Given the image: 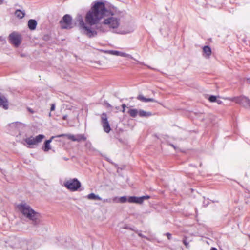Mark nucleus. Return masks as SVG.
Here are the masks:
<instances>
[{"label":"nucleus","mask_w":250,"mask_h":250,"mask_svg":"<svg viewBox=\"0 0 250 250\" xmlns=\"http://www.w3.org/2000/svg\"><path fill=\"white\" fill-rule=\"evenodd\" d=\"M106 9L103 2L98 1L96 2L86 14L85 22L82 15L78 14L76 17V21L78 24L81 31L89 37L95 36L97 34L96 30L105 32L104 29H102L99 23L101 20L105 16Z\"/></svg>","instance_id":"1"},{"label":"nucleus","mask_w":250,"mask_h":250,"mask_svg":"<svg viewBox=\"0 0 250 250\" xmlns=\"http://www.w3.org/2000/svg\"><path fill=\"white\" fill-rule=\"evenodd\" d=\"M17 208L23 216L31 220L34 225L40 223V214L33 210L28 204L21 203L17 205Z\"/></svg>","instance_id":"2"},{"label":"nucleus","mask_w":250,"mask_h":250,"mask_svg":"<svg viewBox=\"0 0 250 250\" xmlns=\"http://www.w3.org/2000/svg\"><path fill=\"white\" fill-rule=\"evenodd\" d=\"M103 19L104 20L100 24V27L105 31L106 30L103 27V26L109 29H116L120 24L119 17L115 14L110 12L107 9L106 14Z\"/></svg>","instance_id":"3"},{"label":"nucleus","mask_w":250,"mask_h":250,"mask_svg":"<svg viewBox=\"0 0 250 250\" xmlns=\"http://www.w3.org/2000/svg\"><path fill=\"white\" fill-rule=\"evenodd\" d=\"M45 138L44 135L40 134L35 137L31 136L25 138L24 141L27 144V146L31 147L32 146H37L42 142V140Z\"/></svg>","instance_id":"4"},{"label":"nucleus","mask_w":250,"mask_h":250,"mask_svg":"<svg viewBox=\"0 0 250 250\" xmlns=\"http://www.w3.org/2000/svg\"><path fill=\"white\" fill-rule=\"evenodd\" d=\"M63 186L71 191H76L81 187V184L77 179L74 178L65 181Z\"/></svg>","instance_id":"5"},{"label":"nucleus","mask_w":250,"mask_h":250,"mask_svg":"<svg viewBox=\"0 0 250 250\" xmlns=\"http://www.w3.org/2000/svg\"><path fill=\"white\" fill-rule=\"evenodd\" d=\"M9 40L11 44L17 47L21 43V36L19 33L14 32L9 35Z\"/></svg>","instance_id":"6"},{"label":"nucleus","mask_w":250,"mask_h":250,"mask_svg":"<svg viewBox=\"0 0 250 250\" xmlns=\"http://www.w3.org/2000/svg\"><path fill=\"white\" fill-rule=\"evenodd\" d=\"M101 124L104 131L106 133H109L111 131V127L108 121L107 116L106 113H103L101 115Z\"/></svg>","instance_id":"7"},{"label":"nucleus","mask_w":250,"mask_h":250,"mask_svg":"<svg viewBox=\"0 0 250 250\" xmlns=\"http://www.w3.org/2000/svg\"><path fill=\"white\" fill-rule=\"evenodd\" d=\"M62 29H70L72 28V18L68 14L65 15L60 21Z\"/></svg>","instance_id":"8"},{"label":"nucleus","mask_w":250,"mask_h":250,"mask_svg":"<svg viewBox=\"0 0 250 250\" xmlns=\"http://www.w3.org/2000/svg\"><path fill=\"white\" fill-rule=\"evenodd\" d=\"M63 136L67 137L68 139L71 140L73 141L80 142L81 140H86L85 136L82 134H77L76 135H74L70 134H62L56 136L57 137H61Z\"/></svg>","instance_id":"9"},{"label":"nucleus","mask_w":250,"mask_h":250,"mask_svg":"<svg viewBox=\"0 0 250 250\" xmlns=\"http://www.w3.org/2000/svg\"><path fill=\"white\" fill-rule=\"evenodd\" d=\"M225 99L234 101L237 104H241L243 106H247L249 98L245 96L235 97L233 98H226Z\"/></svg>","instance_id":"10"},{"label":"nucleus","mask_w":250,"mask_h":250,"mask_svg":"<svg viewBox=\"0 0 250 250\" xmlns=\"http://www.w3.org/2000/svg\"><path fill=\"white\" fill-rule=\"evenodd\" d=\"M103 52L105 53L109 54L112 55L119 56L133 59V57L131 55L117 50H104Z\"/></svg>","instance_id":"11"},{"label":"nucleus","mask_w":250,"mask_h":250,"mask_svg":"<svg viewBox=\"0 0 250 250\" xmlns=\"http://www.w3.org/2000/svg\"><path fill=\"white\" fill-rule=\"evenodd\" d=\"M0 107H2L5 109H7L8 108L7 99L1 93H0Z\"/></svg>","instance_id":"12"},{"label":"nucleus","mask_w":250,"mask_h":250,"mask_svg":"<svg viewBox=\"0 0 250 250\" xmlns=\"http://www.w3.org/2000/svg\"><path fill=\"white\" fill-rule=\"evenodd\" d=\"M55 137H57L56 136H53L50 138V139L46 140L45 141L44 143V146L42 148L44 151L47 152L51 149L50 144L52 142V140Z\"/></svg>","instance_id":"13"},{"label":"nucleus","mask_w":250,"mask_h":250,"mask_svg":"<svg viewBox=\"0 0 250 250\" xmlns=\"http://www.w3.org/2000/svg\"><path fill=\"white\" fill-rule=\"evenodd\" d=\"M128 202L129 203H136L141 204L142 203V199L136 196H129L128 197Z\"/></svg>","instance_id":"14"},{"label":"nucleus","mask_w":250,"mask_h":250,"mask_svg":"<svg viewBox=\"0 0 250 250\" xmlns=\"http://www.w3.org/2000/svg\"><path fill=\"white\" fill-rule=\"evenodd\" d=\"M203 56L206 58H209L211 54V50L209 46H205L203 48Z\"/></svg>","instance_id":"15"},{"label":"nucleus","mask_w":250,"mask_h":250,"mask_svg":"<svg viewBox=\"0 0 250 250\" xmlns=\"http://www.w3.org/2000/svg\"><path fill=\"white\" fill-rule=\"evenodd\" d=\"M113 202L124 203L126 202H128V198L125 196H122L120 198L115 197L113 199Z\"/></svg>","instance_id":"16"},{"label":"nucleus","mask_w":250,"mask_h":250,"mask_svg":"<svg viewBox=\"0 0 250 250\" xmlns=\"http://www.w3.org/2000/svg\"><path fill=\"white\" fill-rule=\"evenodd\" d=\"M137 99L141 101L146 103L148 102H156L157 101L153 98H146L142 95L138 96Z\"/></svg>","instance_id":"17"},{"label":"nucleus","mask_w":250,"mask_h":250,"mask_svg":"<svg viewBox=\"0 0 250 250\" xmlns=\"http://www.w3.org/2000/svg\"><path fill=\"white\" fill-rule=\"evenodd\" d=\"M37 24V21L35 20L30 19L28 21V26L29 28L31 30H33L36 29Z\"/></svg>","instance_id":"18"},{"label":"nucleus","mask_w":250,"mask_h":250,"mask_svg":"<svg viewBox=\"0 0 250 250\" xmlns=\"http://www.w3.org/2000/svg\"><path fill=\"white\" fill-rule=\"evenodd\" d=\"M138 115L141 117H148L152 115L150 112H146L143 110H139Z\"/></svg>","instance_id":"19"},{"label":"nucleus","mask_w":250,"mask_h":250,"mask_svg":"<svg viewBox=\"0 0 250 250\" xmlns=\"http://www.w3.org/2000/svg\"><path fill=\"white\" fill-rule=\"evenodd\" d=\"M87 198L89 200H102V198H101L98 195H95L93 193H91L88 194L87 196Z\"/></svg>","instance_id":"20"},{"label":"nucleus","mask_w":250,"mask_h":250,"mask_svg":"<svg viewBox=\"0 0 250 250\" xmlns=\"http://www.w3.org/2000/svg\"><path fill=\"white\" fill-rule=\"evenodd\" d=\"M128 113L131 117L135 118L138 115L139 110L136 109H130Z\"/></svg>","instance_id":"21"},{"label":"nucleus","mask_w":250,"mask_h":250,"mask_svg":"<svg viewBox=\"0 0 250 250\" xmlns=\"http://www.w3.org/2000/svg\"><path fill=\"white\" fill-rule=\"evenodd\" d=\"M15 14L17 18L22 19L25 16V12L20 10H17L15 12Z\"/></svg>","instance_id":"22"},{"label":"nucleus","mask_w":250,"mask_h":250,"mask_svg":"<svg viewBox=\"0 0 250 250\" xmlns=\"http://www.w3.org/2000/svg\"><path fill=\"white\" fill-rule=\"evenodd\" d=\"M208 100L210 102H215V101L216 100V97L215 96H213V95H211L209 97Z\"/></svg>","instance_id":"23"},{"label":"nucleus","mask_w":250,"mask_h":250,"mask_svg":"<svg viewBox=\"0 0 250 250\" xmlns=\"http://www.w3.org/2000/svg\"><path fill=\"white\" fill-rule=\"evenodd\" d=\"M102 201H103V203H111L113 201V199H102Z\"/></svg>","instance_id":"24"},{"label":"nucleus","mask_w":250,"mask_h":250,"mask_svg":"<svg viewBox=\"0 0 250 250\" xmlns=\"http://www.w3.org/2000/svg\"><path fill=\"white\" fill-rule=\"evenodd\" d=\"M150 198L149 196H143L142 197H140V198L142 199V203L143 202L144 200L145 199H148Z\"/></svg>","instance_id":"25"},{"label":"nucleus","mask_w":250,"mask_h":250,"mask_svg":"<svg viewBox=\"0 0 250 250\" xmlns=\"http://www.w3.org/2000/svg\"><path fill=\"white\" fill-rule=\"evenodd\" d=\"M55 105L54 104H52L50 108V111H53L55 110Z\"/></svg>","instance_id":"26"},{"label":"nucleus","mask_w":250,"mask_h":250,"mask_svg":"<svg viewBox=\"0 0 250 250\" xmlns=\"http://www.w3.org/2000/svg\"><path fill=\"white\" fill-rule=\"evenodd\" d=\"M122 106V108H123L122 112L123 113H124L125 112V108L126 107V105H125V104H123Z\"/></svg>","instance_id":"27"},{"label":"nucleus","mask_w":250,"mask_h":250,"mask_svg":"<svg viewBox=\"0 0 250 250\" xmlns=\"http://www.w3.org/2000/svg\"><path fill=\"white\" fill-rule=\"evenodd\" d=\"M215 102H216L218 104H221L222 103V101H221L220 100H217V99Z\"/></svg>","instance_id":"28"},{"label":"nucleus","mask_w":250,"mask_h":250,"mask_svg":"<svg viewBox=\"0 0 250 250\" xmlns=\"http://www.w3.org/2000/svg\"><path fill=\"white\" fill-rule=\"evenodd\" d=\"M166 235L168 239L170 240L171 238V235L169 233H166Z\"/></svg>","instance_id":"29"},{"label":"nucleus","mask_w":250,"mask_h":250,"mask_svg":"<svg viewBox=\"0 0 250 250\" xmlns=\"http://www.w3.org/2000/svg\"><path fill=\"white\" fill-rule=\"evenodd\" d=\"M17 125H18L19 126H24V125L21 123H16Z\"/></svg>","instance_id":"30"},{"label":"nucleus","mask_w":250,"mask_h":250,"mask_svg":"<svg viewBox=\"0 0 250 250\" xmlns=\"http://www.w3.org/2000/svg\"><path fill=\"white\" fill-rule=\"evenodd\" d=\"M183 243L187 247H188V243L186 240H183Z\"/></svg>","instance_id":"31"},{"label":"nucleus","mask_w":250,"mask_h":250,"mask_svg":"<svg viewBox=\"0 0 250 250\" xmlns=\"http://www.w3.org/2000/svg\"><path fill=\"white\" fill-rule=\"evenodd\" d=\"M0 41L5 42V40L1 36H0Z\"/></svg>","instance_id":"32"},{"label":"nucleus","mask_w":250,"mask_h":250,"mask_svg":"<svg viewBox=\"0 0 250 250\" xmlns=\"http://www.w3.org/2000/svg\"><path fill=\"white\" fill-rule=\"evenodd\" d=\"M247 106H249L250 107V99H249V102H248L247 103Z\"/></svg>","instance_id":"33"},{"label":"nucleus","mask_w":250,"mask_h":250,"mask_svg":"<svg viewBox=\"0 0 250 250\" xmlns=\"http://www.w3.org/2000/svg\"><path fill=\"white\" fill-rule=\"evenodd\" d=\"M247 82L250 84V78H248L247 80Z\"/></svg>","instance_id":"34"},{"label":"nucleus","mask_w":250,"mask_h":250,"mask_svg":"<svg viewBox=\"0 0 250 250\" xmlns=\"http://www.w3.org/2000/svg\"><path fill=\"white\" fill-rule=\"evenodd\" d=\"M210 250H218L215 248H212Z\"/></svg>","instance_id":"35"},{"label":"nucleus","mask_w":250,"mask_h":250,"mask_svg":"<svg viewBox=\"0 0 250 250\" xmlns=\"http://www.w3.org/2000/svg\"><path fill=\"white\" fill-rule=\"evenodd\" d=\"M66 117H67V116H64L63 117V119L64 120H65L66 119Z\"/></svg>","instance_id":"36"},{"label":"nucleus","mask_w":250,"mask_h":250,"mask_svg":"<svg viewBox=\"0 0 250 250\" xmlns=\"http://www.w3.org/2000/svg\"><path fill=\"white\" fill-rule=\"evenodd\" d=\"M133 30H134V29L132 28V29H131V30L130 31L127 32V33L131 32L133 31Z\"/></svg>","instance_id":"37"},{"label":"nucleus","mask_w":250,"mask_h":250,"mask_svg":"<svg viewBox=\"0 0 250 250\" xmlns=\"http://www.w3.org/2000/svg\"><path fill=\"white\" fill-rule=\"evenodd\" d=\"M139 235L140 237H144V236H143V235L142 234H140V233H139Z\"/></svg>","instance_id":"38"},{"label":"nucleus","mask_w":250,"mask_h":250,"mask_svg":"<svg viewBox=\"0 0 250 250\" xmlns=\"http://www.w3.org/2000/svg\"><path fill=\"white\" fill-rule=\"evenodd\" d=\"M171 146L174 148L175 149V146L173 145H171Z\"/></svg>","instance_id":"39"},{"label":"nucleus","mask_w":250,"mask_h":250,"mask_svg":"<svg viewBox=\"0 0 250 250\" xmlns=\"http://www.w3.org/2000/svg\"><path fill=\"white\" fill-rule=\"evenodd\" d=\"M107 106H110V104H107Z\"/></svg>","instance_id":"40"},{"label":"nucleus","mask_w":250,"mask_h":250,"mask_svg":"<svg viewBox=\"0 0 250 250\" xmlns=\"http://www.w3.org/2000/svg\"><path fill=\"white\" fill-rule=\"evenodd\" d=\"M2 0H0V1H2Z\"/></svg>","instance_id":"41"}]
</instances>
